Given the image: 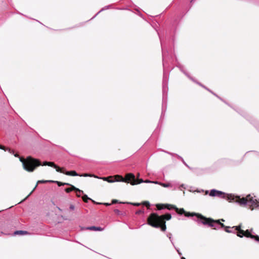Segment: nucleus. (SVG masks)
<instances>
[{
	"instance_id": "f257e3e1",
	"label": "nucleus",
	"mask_w": 259,
	"mask_h": 259,
	"mask_svg": "<svg viewBox=\"0 0 259 259\" xmlns=\"http://www.w3.org/2000/svg\"><path fill=\"white\" fill-rule=\"evenodd\" d=\"M209 195L212 197L217 196L220 198H225L230 202L235 201L242 206L248 205L251 210L259 207V201L251 196L250 194L247 195L246 197L241 198L239 196L226 194L222 191L212 189L210 191Z\"/></svg>"
},
{
	"instance_id": "f03ea898",
	"label": "nucleus",
	"mask_w": 259,
	"mask_h": 259,
	"mask_svg": "<svg viewBox=\"0 0 259 259\" xmlns=\"http://www.w3.org/2000/svg\"><path fill=\"white\" fill-rule=\"evenodd\" d=\"M199 218V220L200 221L199 224H202L204 225H208L209 227L212 228L213 229L217 230V228L215 227V224L213 223L214 222H216L218 225H221V228H225V231L229 233H232L234 234H236L237 232V230L235 229V226L233 227L232 230H230L231 228L229 226H226L224 224L222 223H220V220H214L210 218H206L202 215H198Z\"/></svg>"
},
{
	"instance_id": "7ed1b4c3",
	"label": "nucleus",
	"mask_w": 259,
	"mask_h": 259,
	"mask_svg": "<svg viewBox=\"0 0 259 259\" xmlns=\"http://www.w3.org/2000/svg\"><path fill=\"white\" fill-rule=\"evenodd\" d=\"M147 224L156 228H160L162 231L166 229L164 215H158L156 213H152L147 219Z\"/></svg>"
},
{
	"instance_id": "20e7f679",
	"label": "nucleus",
	"mask_w": 259,
	"mask_h": 259,
	"mask_svg": "<svg viewBox=\"0 0 259 259\" xmlns=\"http://www.w3.org/2000/svg\"><path fill=\"white\" fill-rule=\"evenodd\" d=\"M20 160L22 163L24 169L28 172L33 171L37 166L41 165V162L38 159L31 156H28L26 159L20 157Z\"/></svg>"
},
{
	"instance_id": "39448f33",
	"label": "nucleus",
	"mask_w": 259,
	"mask_h": 259,
	"mask_svg": "<svg viewBox=\"0 0 259 259\" xmlns=\"http://www.w3.org/2000/svg\"><path fill=\"white\" fill-rule=\"evenodd\" d=\"M166 55V53L162 52V57H163V66L164 67L163 69V80H162V92H163V102H162V110H163L164 104H166V96L167 91H168V87H167V84H168V75L167 74L165 69V62L164 60V58Z\"/></svg>"
},
{
	"instance_id": "423d86ee",
	"label": "nucleus",
	"mask_w": 259,
	"mask_h": 259,
	"mask_svg": "<svg viewBox=\"0 0 259 259\" xmlns=\"http://www.w3.org/2000/svg\"><path fill=\"white\" fill-rule=\"evenodd\" d=\"M166 208L170 210L172 209H174L176 210L177 213L179 214H184L185 217H196V219H194L195 221H196L198 224H199L200 221L199 220V218L198 215H202L201 214L198 213H195V212H186L184 208H178L176 206L172 205L171 204H166Z\"/></svg>"
},
{
	"instance_id": "0eeeda50",
	"label": "nucleus",
	"mask_w": 259,
	"mask_h": 259,
	"mask_svg": "<svg viewBox=\"0 0 259 259\" xmlns=\"http://www.w3.org/2000/svg\"><path fill=\"white\" fill-rule=\"evenodd\" d=\"M105 181L109 183H113L114 182H122L126 183H130V173H127L124 178L120 175H115L114 176H109L107 177H103L101 178Z\"/></svg>"
},
{
	"instance_id": "6e6552de",
	"label": "nucleus",
	"mask_w": 259,
	"mask_h": 259,
	"mask_svg": "<svg viewBox=\"0 0 259 259\" xmlns=\"http://www.w3.org/2000/svg\"><path fill=\"white\" fill-rule=\"evenodd\" d=\"M236 230H237V235L239 237H243V236H245L247 237H250L252 239H254L256 241L259 242V236L257 235H253L251 234L250 231L248 230L244 231L241 229V225L235 227Z\"/></svg>"
},
{
	"instance_id": "1a4fd4ad",
	"label": "nucleus",
	"mask_w": 259,
	"mask_h": 259,
	"mask_svg": "<svg viewBox=\"0 0 259 259\" xmlns=\"http://www.w3.org/2000/svg\"><path fill=\"white\" fill-rule=\"evenodd\" d=\"M141 183L159 184L158 181H151L149 180L144 181L142 179L136 178L133 174L131 173V185H134Z\"/></svg>"
},
{
	"instance_id": "9d476101",
	"label": "nucleus",
	"mask_w": 259,
	"mask_h": 259,
	"mask_svg": "<svg viewBox=\"0 0 259 259\" xmlns=\"http://www.w3.org/2000/svg\"><path fill=\"white\" fill-rule=\"evenodd\" d=\"M52 182H54V181H52V180H40V181H38L37 182V184H36V185L35 186L34 188L31 191V192L23 200H25V199H26L33 193V192L34 191V190L37 187L38 183H52Z\"/></svg>"
},
{
	"instance_id": "9b49d317",
	"label": "nucleus",
	"mask_w": 259,
	"mask_h": 259,
	"mask_svg": "<svg viewBox=\"0 0 259 259\" xmlns=\"http://www.w3.org/2000/svg\"><path fill=\"white\" fill-rule=\"evenodd\" d=\"M71 187L67 188L65 189V191L66 193H70L72 191H75V192H79V193H83V191L79 190L78 188H76L74 186L70 185Z\"/></svg>"
},
{
	"instance_id": "f8f14e48",
	"label": "nucleus",
	"mask_w": 259,
	"mask_h": 259,
	"mask_svg": "<svg viewBox=\"0 0 259 259\" xmlns=\"http://www.w3.org/2000/svg\"><path fill=\"white\" fill-rule=\"evenodd\" d=\"M168 154H169L170 155H176L177 156V157L180 159L182 162L187 167H188L189 168H190V166L185 162V161H184V159L180 156L176 154H174V153H169V152H168Z\"/></svg>"
},
{
	"instance_id": "ddd939ff",
	"label": "nucleus",
	"mask_w": 259,
	"mask_h": 259,
	"mask_svg": "<svg viewBox=\"0 0 259 259\" xmlns=\"http://www.w3.org/2000/svg\"><path fill=\"white\" fill-rule=\"evenodd\" d=\"M65 174L68 176H77L79 175L74 170L65 171Z\"/></svg>"
},
{
	"instance_id": "4468645a",
	"label": "nucleus",
	"mask_w": 259,
	"mask_h": 259,
	"mask_svg": "<svg viewBox=\"0 0 259 259\" xmlns=\"http://www.w3.org/2000/svg\"><path fill=\"white\" fill-rule=\"evenodd\" d=\"M29 233L26 231H16L14 232L15 235H27Z\"/></svg>"
},
{
	"instance_id": "2eb2a0df",
	"label": "nucleus",
	"mask_w": 259,
	"mask_h": 259,
	"mask_svg": "<svg viewBox=\"0 0 259 259\" xmlns=\"http://www.w3.org/2000/svg\"><path fill=\"white\" fill-rule=\"evenodd\" d=\"M52 167H54L56 169L57 171L60 172L61 173H63L65 174V171L63 170V168H60V167H59L58 166L56 165L55 164V165H53Z\"/></svg>"
},
{
	"instance_id": "dca6fc26",
	"label": "nucleus",
	"mask_w": 259,
	"mask_h": 259,
	"mask_svg": "<svg viewBox=\"0 0 259 259\" xmlns=\"http://www.w3.org/2000/svg\"><path fill=\"white\" fill-rule=\"evenodd\" d=\"M179 68H180V70H181V71H182L188 77H189L192 81H194V79L193 78H192L191 76H190L188 73H187L186 72H185L182 66H179Z\"/></svg>"
},
{
	"instance_id": "f3484780",
	"label": "nucleus",
	"mask_w": 259,
	"mask_h": 259,
	"mask_svg": "<svg viewBox=\"0 0 259 259\" xmlns=\"http://www.w3.org/2000/svg\"><path fill=\"white\" fill-rule=\"evenodd\" d=\"M88 229L90 230H93V231H102V230H103V229L101 228V227H96L95 226H92V227H89Z\"/></svg>"
},
{
	"instance_id": "a211bd4d",
	"label": "nucleus",
	"mask_w": 259,
	"mask_h": 259,
	"mask_svg": "<svg viewBox=\"0 0 259 259\" xmlns=\"http://www.w3.org/2000/svg\"><path fill=\"white\" fill-rule=\"evenodd\" d=\"M53 183H56L58 185V186H64V185H70V184L69 183H62V182L56 181H54Z\"/></svg>"
},
{
	"instance_id": "6ab92c4d",
	"label": "nucleus",
	"mask_w": 259,
	"mask_h": 259,
	"mask_svg": "<svg viewBox=\"0 0 259 259\" xmlns=\"http://www.w3.org/2000/svg\"><path fill=\"white\" fill-rule=\"evenodd\" d=\"M42 165H48L50 166H52L53 165H55V163L53 162L45 161L43 163Z\"/></svg>"
},
{
	"instance_id": "aec40b11",
	"label": "nucleus",
	"mask_w": 259,
	"mask_h": 259,
	"mask_svg": "<svg viewBox=\"0 0 259 259\" xmlns=\"http://www.w3.org/2000/svg\"><path fill=\"white\" fill-rule=\"evenodd\" d=\"M82 199L83 201L86 203L88 202L89 200H91V199L90 198L88 197L87 195H83L82 197Z\"/></svg>"
},
{
	"instance_id": "412c9836",
	"label": "nucleus",
	"mask_w": 259,
	"mask_h": 259,
	"mask_svg": "<svg viewBox=\"0 0 259 259\" xmlns=\"http://www.w3.org/2000/svg\"><path fill=\"white\" fill-rule=\"evenodd\" d=\"M164 215V220H169L171 218V216L170 213H166L165 215Z\"/></svg>"
},
{
	"instance_id": "4be33fe9",
	"label": "nucleus",
	"mask_w": 259,
	"mask_h": 259,
	"mask_svg": "<svg viewBox=\"0 0 259 259\" xmlns=\"http://www.w3.org/2000/svg\"><path fill=\"white\" fill-rule=\"evenodd\" d=\"M159 185H160L161 186L164 187H168L170 185L169 183H162L160 182H159Z\"/></svg>"
},
{
	"instance_id": "5701e85b",
	"label": "nucleus",
	"mask_w": 259,
	"mask_h": 259,
	"mask_svg": "<svg viewBox=\"0 0 259 259\" xmlns=\"http://www.w3.org/2000/svg\"><path fill=\"white\" fill-rule=\"evenodd\" d=\"M143 210H144V209H143V207H142L141 209H140L139 210L136 211V213L137 214H141V213H143V212H144Z\"/></svg>"
},
{
	"instance_id": "b1692460",
	"label": "nucleus",
	"mask_w": 259,
	"mask_h": 259,
	"mask_svg": "<svg viewBox=\"0 0 259 259\" xmlns=\"http://www.w3.org/2000/svg\"><path fill=\"white\" fill-rule=\"evenodd\" d=\"M81 176H83V177H88V176L89 177H93L94 176L95 178H98L97 177H96V176H95L94 175H90V174H84L81 175Z\"/></svg>"
},
{
	"instance_id": "393cba45",
	"label": "nucleus",
	"mask_w": 259,
	"mask_h": 259,
	"mask_svg": "<svg viewBox=\"0 0 259 259\" xmlns=\"http://www.w3.org/2000/svg\"><path fill=\"white\" fill-rule=\"evenodd\" d=\"M167 236L169 238L170 241H171V242L172 243V244L174 245V243L172 242V239H171V236H172V234L171 233H168L167 235Z\"/></svg>"
},
{
	"instance_id": "a878e982",
	"label": "nucleus",
	"mask_w": 259,
	"mask_h": 259,
	"mask_svg": "<svg viewBox=\"0 0 259 259\" xmlns=\"http://www.w3.org/2000/svg\"><path fill=\"white\" fill-rule=\"evenodd\" d=\"M194 82H196L197 84H198V85H199L200 86L202 87V88H204V85H203L202 84H201L200 82H198L197 81L195 80L194 79V81H193Z\"/></svg>"
},
{
	"instance_id": "bb28decb",
	"label": "nucleus",
	"mask_w": 259,
	"mask_h": 259,
	"mask_svg": "<svg viewBox=\"0 0 259 259\" xmlns=\"http://www.w3.org/2000/svg\"><path fill=\"white\" fill-rule=\"evenodd\" d=\"M194 82H196L197 84H198V85H199L200 86L202 87V88H204V85H203L202 84H201L200 82H198L197 81L195 80L194 79V81H193Z\"/></svg>"
},
{
	"instance_id": "cd10ccee",
	"label": "nucleus",
	"mask_w": 259,
	"mask_h": 259,
	"mask_svg": "<svg viewBox=\"0 0 259 259\" xmlns=\"http://www.w3.org/2000/svg\"><path fill=\"white\" fill-rule=\"evenodd\" d=\"M194 82H196L197 84H198V85H199L200 86L202 87V88H204V85H203L202 84H201L200 82H198L197 81L195 80L194 79V81H193Z\"/></svg>"
},
{
	"instance_id": "c85d7f7f",
	"label": "nucleus",
	"mask_w": 259,
	"mask_h": 259,
	"mask_svg": "<svg viewBox=\"0 0 259 259\" xmlns=\"http://www.w3.org/2000/svg\"><path fill=\"white\" fill-rule=\"evenodd\" d=\"M69 208H70V210H73L75 209V206L74 205H73V204H70Z\"/></svg>"
},
{
	"instance_id": "c756f323",
	"label": "nucleus",
	"mask_w": 259,
	"mask_h": 259,
	"mask_svg": "<svg viewBox=\"0 0 259 259\" xmlns=\"http://www.w3.org/2000/svg\"><path fill=\"white\" fill-rule=\"evenodd\" d=\"M143 204L144 205H146L147 207H149L150 206V204H149V202H147V201L144 202Z\"/></svg>"
},
{
	"instance_id": "7c9ffc66",
	"label": "nucleus",
	"mask_w": 259,
	"mask_h": 259,
	"mask_svg": "<svg viewBox=\"0 0 259 259\" xmlns=\"http://www.w3.org/2000/svg\"><path fill=\"white\" fill-rule=\"evenodd\" d=\"M175 248L176 249V250L178 252V253L179 254V255L181 256L182 255V253L180 252V250L179 249H178L177 248H176L175 246Z\"/></svg>"
},
{
	"instance_id": "2f4dec72",
	"label": "nucleus",
	"mask_w": 259,
	"mask_h": 259,
	"mask_svg": "<svg viewBox=\"0 0 259 259\" xmlns=\"http://www.w3.org/2000/svg\"><path fill=\"white\" fill-rule=\"evenodd\" d=\"M175 248L176 249V250L178 252V253L179 254V255L181 256L182 255V253L180 252V250L179 249H178L177 248H176L175 246Z\"/></svg>"
},
{
	"instance_id": "473e14b6",
	"label": "nucleus",
	"mask_w": 259,
	"mask_h": 259,
	"mask_svg": "<svg viewBox=\"0 0 259 259\" xmlns=\"http://www.w3.org/2000/svg\"><path fill=\"white\" fill-rule=\"evenodd\" d=\"M213 223L215 224V227L217 228V229H219L220 227L221 228V225H218L216 222H214Z\"/></svg>"
},
{
	"instance_id": "72a5a7b5",
	"label": "nucleus",
	"mask_w": 259,
	"mask_h": 259,
	"mask_svg": "<svg viewBox=\"0 0 259 259\" xmlns=\"http://www.w3.org/2000/svg\"><path fill=\"white\" fill-rule=\"evenodd\" d=\"M95 204H102V203H99V202H97L96 201H95L94 200L92 199L91 200Z\"/></svg>"
},
{
	"instance_id": "f704fd0d",
	"label": "nucleus",
	"mask_w": 259,
	"mask_h": 259,
	"mask_svg": "<svg viewBox=\"0 0 259 259\" xmlns=\"http://www.w3.org/2000/svg\"><path fill=\"white\" fill-rule=\"evenodd\" d=\"M130 204L135 205V206H139L140 205V203H131V202L130 203Z\"/></svg>"
},
{
	"instance_id": "c9c22d12",
	"label": "nucleus",
	"mask_w": 259,
	"mask_h": 259,
	"mask_svg": "<svg viewBox=\"0 0 259 259\" xmlns=\"http://www.w3.org/2000/svg\"><path fill=\"white\" fill-rule=\"evenodd\" d=\"M117 202H118V201H117V200L113 199V200H112V203H111V204H114V203H117Z\"/></svg>"
},
{
	"instance_id": "e433bc0d",
	"label": "nucleus",
	"mask_w": 259,
	"mask_h": 259,
	"mask_svg": "<svg viewBox=\"0 0 259 259\" xmlns=\"http://www.w3.org/2000/svg\"><path fill=\"white\" fill-rule=\"evenodd\" d=\"M0 149H3V150H5V146L0 145Z\"/></svg>"
},
{
	"instance_id": "4c0bfd02",
	"label": "nucleus",
	"mask_w": 259,
	"mask_h": 259,
	"mask_svg": "<svg viewBox=\"0 0 259 259\" xmlns=\"http://www.w3.org/2000/svg\"><path fill=\"white\" fill-rule=\"evenodd\" d=\"M76 192V196H77V197H80V193L79 192Z\"/></svg>"
},
{
	"instance_id": "58836bf2",
	"label": "nucleus",
	"mask_w": 259,
	"mask_h": 259,
	"mask_svg": "<svg viewBox=\"0 0 259 259\" xmlns=\"http://www.w3.org/2000/svg\"><path fill=\"white\" fill-rule=\"evenodd\" d=\"M212 94H213V95H214V96H215L216 97H218V98H219L220 100H222V99L220 97H219L217 95H216V94H215V93H214L213 92Z\"/></svg>"
},
{
	"instance_id": "ea45409f",
	"label": "nucleus",
	"mask_w": 259,
	"mask_h": 259,
	"mask_svg": "<svg viewBox=\"0 0 259 259\" xmlns=\"http://www.w3.org/2000/svg\"><path fill=\"white\" fill-rule=\"evenodd\" d=\"M103 204L106 205V206H108V205H111V203H103Z\"/></svg>"
},
{
	"instance_id": "a19ab883",
	"label": "nucleus",
	"mask_w": 259,
	"mask_h": 259,
	"mask_svg": "<svg viewBox=\"0 0 259 259\" xmlns=\"http://www.w3.org/2000/svg\"><path fill=\"white\" fill-rule=\"evenodd\" d=\"M158 35H159V38H160V39L161 44L162 45V41H161V37H160V35H159V33H158Z\"/></svg>"
},
{
	"instance_id": "79ce46f5",
	"label": "nucleus",
	"mask_w": 259,
	"mask_h": 259,
	"mask_svg": "<svg viewBox=\"0 0 259 259\" xmlns=\"http://www.w3.org/2000/svg\"><path fill=\"white\" fill-rule=\"evenodd\" d=\"M208 91H209V92H210L211 93H213V92L211 91V90H210L209 89H208V90H207Z\"/></svg>"
},
{
	"instance_id": "37998d69",
	"label": "nucleus",
	"mask_w": 259,
	"mask_h": 259,
	"mask_svg": "<svg viewBox=\"0 0 259 259\" xmlns=\"http://www.w3.org/2000/svg\"><path fill=\"white\" fill-rule=\"evenodd\" d=\"M208 91H209V92H210L211 93H213V92L211 91V90H210L209 89H208V90H207Z\"/></svg>"
},
{
	"instance_id": "c03bdc74",
	"label": "nucleus",
	"mask_w": 259,
	"mask_h": 259,
	"mask_svg": "<svg viewBox=\"0 0 259 259\" xmlns=\"http://www.w3.org/2000/svg\"><path fill=\"white\" fill-rule=\"evenodd\" d=\"M57 208H58V209L60 211H62V209H61L60 208H59V207H57Z\"/></svg>"
},
{
	"instance_id": "a18cd8bd",
	"label": "nucleus",
	"mask_w": 259,
	"mask_h": 259,
	"mask_svg": "<svg viewBox=\"0 0 259 259\" xmlns=\"http://www.w3.org/2000/svg\"><path fill=\"white\" fill-rule=\"evenodd\" d=\"M15 157H18L19 155L18 154H15Z\"/></svg>"
},
{
	"instance_id": "49530a36",
	"label": "nucleus",
	"mask_w": 259,
	"mask_h": 259,
	"mask_svg": "<svg viewBox=\"0 0 259 259\" xmlns=\"http://www.w3.org/2000/svg\"><path fill=\"white\" fill-rule=\"evenodd\" d=\"M195 1V0H191V1H190V3H193Z\"/></svg>"
},
{
	"instance_id": "de8ad7c7",
	"label": "nucleus",
	"mask_w": 259,
	"mask_h": 259,
	"mask_svg": "<svg viewBox=\"0 0 259 259\" xmlns=\"http://www.w3.org/2000/svg\"><path fill=\"white\" fill-rule=\"evenodd\" d=\"M220 220V222L221 221H222V222H224V221H225V220H224V219H221V220Z\"/></svg>"
},
{
	"instance_id": "09e8293b",
	"label": "nucleus",
	"mask_w": 259,
	"mask_h": 259,
	"mask_svg": "<svg viewBox=\"0 0 259 259\" xmlns=\"http://www.w3.org/2000/svg\"><path fill=\"white\" fill-rule=\"evenodd\" d=\"M205 89H206V90H208V89L205 86H204V88Z\"/></svg>"
},
{
	"instance_id": "8fccbe9b",
	"label": "nucleus",
	"mask_w": 259,
	"mask_h": 259,
	"mask_svg": "<svg viewBox=\"0 0 259 259\" xmlns=\"http://www.w3.org/2000/svg\"><path fill=\"white\" fill-rule=\"evenodd\" d=\"M181 259H186V258H185V257H183V256H181Z\"/></svg>"
},
{
	"instance_id": "3c124183",
	"label": "nucleus",
	"mask_w": 259,
	"mask_h": 259,
	"mask_svg": "<svg viewBox=\"0 0 259 259\" xmlns=\"http://www.w3.org/2000/svg\"><path fill=\"white\" fill-rule=\"evenodd\" d=\"M208 191H206V194H207V193H208Z\"/></svg>"
},
{
	"instance_id": "603ef678",
	"label": "nucleus",
	"mask_w": 259,
	"mask_h": 259,
	"mask_svg": "<svg viewBox=\"0 0 259 259\" xmlns=\"http://www.w3.org/2000/svg\"><path fill=\"white\" fill-rule=\"evenodd\" d=\"M183 186H184V185H181V187H183Z\"/></svg>"
}]
</instances>
